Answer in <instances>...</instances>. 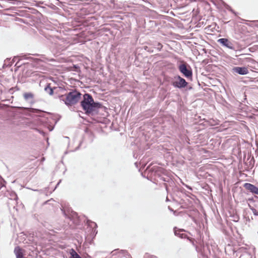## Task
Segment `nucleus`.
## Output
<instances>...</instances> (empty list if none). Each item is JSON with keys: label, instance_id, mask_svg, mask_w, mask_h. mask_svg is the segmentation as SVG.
Instances as JSON below:
<instances>
[{"label": "nucleus", "instance_id": "26", "mask_svg": "<svg viewBox=\"0 0 258 258\" xmlns=\"http://www.w3.org/2000/svg\"><path fill=\"white\" fill-rule=\"evenodd\" d=\"M82 142H81L79 144V145L75 149V151H76L77 150L79 149L80 146L81 145Z\"/></svg>", "mask_w": 258, "mask_h": 258}, {"label": "nucleus", "instance_id": "21", "mask_svg": "<svg viewBox=\"0 0 258 258\" xmlns=\"http://www.w3.org/2000/svg\"><path fill=\"white\" fill-rule=\"evenodd\" d=\"M30 109V112H33V113H38V112H41V110L37 109H34V108H31Z\"/></svg>", "mask_w": 258, "mask_h": 258}, {"label": "nucleus", "instance_id": "31", "mask_svg": "<svg viewBox=\"0 0 258 258\" xmlns=\"http://www.w3.org/2000/svg\"><path fill=\"white\" fill-rule=\"evenodd\" d=\"M244 54H241L240 55V56H242V55H244Z\"/></svg>", "mask_w": 258, "mask_h": 258}, {"label": "nucleus", "instance_id": "8", "mask_svg": "<svg viewBox=\"0 0 258 258\" xmlns=\"http://www.w3.org/2000/svg\"><path fill=\"white\" fill-rule=\"evenodd\" d=\"M217 41L218 42L220 43L222 46H224L232 50L235 49L233 43L227 38H220Z\"/></svg>", "mask_w": 258, "mask_h": 258}, {"label": "nucleus", "instance_id": "30", "mask_svg": "<svg viewBox=\"0 0 258 258\" xmlns=\"http://www.w3.org/2000/svg\"><path fill=\"white\" fill-rule=\"evenodd\" d=\"M187 188H188L189 189H191V187H190L189 186H186Z\"/></svg>", "mask_w": 258, "mask_h": 258}, {"label": "nucleus", "instance_id": "27", "mask_svg": "<svg viewBox=\"0 0 258 258\" xmlns=\"http://www.w3.org/2000/svg\"><path fill=\"white\" fill-rule=\"evenodd\" d=\"M164 186H165V188H166V190H168V186H167V184H166V183H164Z\"/></svg>", "mask_w": 258, "mask_h": 258}, {"label": "nucleus", "instance_id": "15", "mask_svg": "<svg viewBox=\"0 0 258 258\" xmlns=\"http://www.w3.org/2000/svg\"><path fill=\"white\" fill-rule=\"evenodd\" d=\"M248 161V159H247L245 162V165L247 166L246 168L248 169H250L252 168L253 167V165L254 164V161L253 160V158L251 159L249 161Z\"/></svg>", "mask_w": 258, "mask_h": 258}, {"label": "nucleus", "instance_id": "6", "mask_svg": "<svg viewBox=\"0 0 258 258\" xmlns=\"http://www.w3.org/2000/svg\"><path fill=\"white\" fill-rule=\"evenodd\" d=\"M160 170L161 168L158 166L148 167L146 169L145 173H147L148 177H159L161 172Z\"/></svg>", "mask_w": 258, "mask_h": 258}, {"label": "nucleus", "instance_id": "25", "mask_svg": "<svg viewBox=\"0 0 258 258\" xmlns=\"http://www.w3.org/2000/svg\"><path fill=\"white\" fill-rule=\"evenodd\" d=\"M22 57L24 58V59H30L32 58L30 56H28L27 55H25L22 56Z\"/></svg>", "mask_w": 258, "mask_h": 258}, {"label": "nucleus", "instance_id": "29", "mask_svg": "<svg viewBox=\"0 0 258 258\" xmlns=\"http://www.w3.org/2000/svg\"><path fill=\"white\" fill-rule=\"evenodd\" d=\"M60 181H61V180H59V181L57 183V185H58L59 184V183L60 182Z\"/></svg>", "mask_w": 258, "mask_h": 258}, {"label": "nucleus", "instance_id": "1", "mask_svg": "<svg viewBox=\"0 0 258 258\" xmlns=\"http://www.w3.org/2000/svg\"><path fill=\"white\" fill-rule=\"evenodd\" d=\"M81 105L87 114L97 111L101 107V104L94 102V99L90 94L86 93L83 96V99L81 102Z\"/></svg>", "mask_w": 258, "mask_h": 258}, {"label": "nucleus", "instance_id": "9", "mask_svg": "<svg viewBox=\"0 0 258 258\" xmlns=\"http://www.w3.org/2000/svg\"><path fill=\"white\" fill-rule=\"evenodd\" d=\"M232 72L240 75H245L248 74V69L245 67H235L232 69Z\"/></svg>", "mask_w": 258, "mask_h": 258}, {"label": "nucleus", "instance_id": "19", "mask_svg": "<svg viewBox=\"0 0 258 258\" xmlns=\"http://www.w3.org/2000/svg\"><path fill=\"white\" fill-rule=\"evenodd\" d=\"M249 206L250 209L251 210L253 215L255 216H258V212L257 211V210L253 207L250 206V205H249Z\"/></svg>", "mask_w": 258, "mask_h": 258}, {"label": "nucleus", "instance_id": "17", "mask_svg": "<svg viewBox=\"0 0 258 258\" xmlns=\"http://www.w3.org/2000/svg\"><path fill=\"white\" fill-rule=\"evenodd\" d=\"M0 7L1 8L5 9L4 10L5 11H7V12H9V11L13 12V11H15L16 10V8L15 7H10L9 8H6L5 6L4 5H2L1 4H0Z\"/></svg>", "mask_w": 258, "mask_h": 258}, {"label": "nucleus", "instance_id": "3", "mask_svg": "<svg viewBox=\"0 0 258 258\" xmlns=\"http://www.w3.org/2000/svg\"><path fill=\"white\" fill-rule=\"evenodd\" d=\"M61 211L65 217L72 221L75 225H78L80 224L81 222L80 218L76 212L73 210L70 211V210L67 212H66V210H63L62 209H61Z\"/></svg>", "mask_w": 258, "mask_h": 258}, {"label": "nucleus", "instance_id": "23", "mask_svg": "<svg viewBox=\"0 0 258 258\" xmlns=\"http://www.w3.org/2000/svg\"><path fill=\"white\" fill-rule=\"evenodd\" d=\"M161 179L165 182H168L169 180V178H168V177L165 178L164 177H161Z\"/></svg>", "mask_w": 258, "mask_h": 258}, {"label": "nucleus", "instance_id": "5", "mask_svg": "<svg viewBox=\"0 0 258 258\" xmlns=\"http://www.w3.org/2000/svg\"><path fill=\"white\" fill-rule=\"evenodd\" d=\"M51 48L54 53L58 55L62 51L66 50L67 46L65 45L63 41L59 39L54 42L51 46Z\"/></svg>", "mask_w": 258, "mask_h": 258}, {"label": "nucleus", "instance_id": "2", "mask_svg": "<svg viewBox=\"0 0 258 258\" xmlns=\"http://www.w3.org/2000/svg\"><path fill=\"white\" fill-rule=\"evenodd\" d=\"M81 93L77 90L70 91L66 95L59 96L60 100L63 101L67 106H72L79 102L81 97Z\"/></svg>", "mask_w": 258, "mask_h": 258}, {"label": "nucleus", "instance_id": "34", "mask_svg": "<svg viewBox=\"0 0 258 258\" xmlns=\"http://www.w3.org/2000/svg\"><path fill=\"white\" fill-rule=\"evenodd\" d=\"M154 257H155V256H152L151 257V258H154Z\"/></svg>", "mask_w": 258, "mask_h": 258}, {"label": "nucleus", "instance_id": "24", "mask_svg": "<svg viewBox=\"0 0 258 258\" xmlns=\"http://www.w3.org/2000/svg\"><path fill=\"white\" fill-rule=\"evenodd\" d=\"M73 67L75 69V71L76 72L78 71L79 67L77 65H74Z\"/></svg>", "mask_w": 258, "mask_h": 258}, {"label": "nucleus", "instance_id": "20", "mask_svg": "<svg viewBox=\"0 0 258 258\" xmlns=\"http://www.w3.org/2000/svg\"><path fill=\"white\" fill-rule=\"evenodd\" d=\"M225 8L226 9H227L228 11L231 12L232 13L234 14L235 15H236V13L233 10L232 8L228 5H226L225 6Z\"/></svg>", "mask_w": 258, "mask_h": 258}, {"label": "nucleus", "instance_id": "28", "mask_svg": "<svg viewBox=\"0 0 258 258\" xmlns=\"http://www.w3.org/2000/svg\"><path fill=\"white\" fill-rule=\"evenodd\" d=\"M247 59H249L250 61H254V60L253 59L251 58H248Z\"/></svg>", "mask_w": 258, "mask_h": 258}, {"label": "nucleus", "instance_id": "32", "mask_svg": "<svg viewBox=\"0 0 258 258\" xmlns=\"http://www.w3.org/2000/svg\"><path fill=\"white\" fill-rule=\"evenodd\" d=\"M168 200H168V198L167 197V198H166V201H168Z\"/></svg>", "mask_w": 258, "mask_h": 258}, {"label": "nucleus", "instance_id": "33", "mask_svg": "<svg viewBox=\"0 0 258 258\" xmlns=\"http://www.w3.org/2000/svg\"><path fill=\"white\" fill-rule=\"evenodd\" d=\"M94 230V232H95V230H96V229H94V230Z\"/></svg>", "mask_w": 258, "mask_h": 258}, {"label": "nucleus", "instance_id": "11", "mask_svg": "<svg viewBox=\"0 0 258 258\" xmlns=\"http://www.w3.org/2000/svg\"><path fill=\"white\" fill-rule=\"evenodd\" d=\"M173 231L175 235L180 237V238L185 239L188 238V236L186 234L182 233L185 231L183 229H178L177 227H175L173 229Z\"/></svg>", "mask_w": 258, "mask_h": 258}, {"label": "nucleus", "instance_id": "13", "mask_svg": "<svg viewBox=\"0 0 258 258\" xmlns=\"http://www.w3.org/2000/svg\"><path fill=\"white\" fill-rule=\"evenodd\" d=\"M14 253L17 258H24L22 249L19 246H16L14 249Z\"/></svg>", "mask_w": 258, "mask_h": 258}, {"label": "nucleus", "instance_id": "18", "mask_svg": "<svg viewBox=\"0 0 258 258\" xmlns=\"http://www.w3.org/2000/svg\"><path fill=\"white\" fill-rule=\"evenodd\" d=\"M87 223L89 226L93 227L94 226L93 228H96L97 227V224L96 223L92 222L89 220H87Z\"/></svg>", "mask_w": 258, "mask_h": 258}, {"label": "nucleus", "instance_id": "7", "mask_svg": "<svg viewBox=\"0 0 258 258\" xmlns=\"http://www.w3.org/2000/svg\"><path fill=\"white\" fill-rule=\"evenodd\" d=\"M175 79H177L178 80V81H175L172 83V86L175 88L179 89L183 88L186 87L188 84L185 80L180 76L175 77Z\"/></svg>", "mask_w": 258, "mask_h": 258}, {"label": "nucleus", "instance_id": "4", "mask_svg": "<svg viewBox=\"0 0 258 258\" xmlns=\"http://www.w3.org/2000/svg\"><path fill=\"white\" fill-rule=\"evenodd\" d=\"M178 70L187 79L191 80L192 76V72L190 67L185 63L179 65Z\"/></svg>", "mask_w": 258, "mask_h": 258}, {"label": "nucleus", "instance_id": "22", "mask_svg": "<svg viewBox=\"0 0 258 258\" xmlns=\"http://www.w3.org/2000/svg\"><path fill=\"white\" fill-rule=\"evenodd\" d=\"M162 45L161 44V43H157V46H156V48H157V49H158L159 50H160L162 48Z\"/></svg>", "mask_w": 258, "mask_h": 258}, {"label": "nucleus", "instance_id": "14", "mask_svg": "<svg viewBox=\"0 0 258 258\" xmlns=\"http://www.w3.org/2000/svg\"><path fill=\"white\" fill-rule=\"evenodd\" d=\"M54 89H55V88H54ZM44 91L49 95H52L53 94V88L50 86V84L49 83L46 84L44 88Z\"/></svg>", "mask_w": 258, "mask_h": 258}, {"label": "nucleus", "instance_id": "10", "mask_svg": "<svg viewBox=\"0 0 258 258\" xmlns=\"http://www.w3.org/2000/svg\"><path fill=\"white\" fill-rule=\"evenodd\" d=\"M244 187L252 194L258 195V187L254 185L249 183H245L244 184Z\"/></svg>", "mask_w": 258, "mask_h": 258}, {"label": "nucleus", "instance_id": "12", "mask_svg": "<svg viewBox=\"0 0 258 258\" xmlns=\"http://www.w3.org/2000/svg\"><path fill=\"white\" fill-rule=\"evenodd\" d=\"M23 97L24 99L30 103H34V94L31 92H26L24 93Z\"/></svg>", "mask_w": 258, "mask_h": 258}, {"label": "nucleus", "instance_id": "16", "mask_svg": "<svg viewBox=\"0 0 258 258\" xmlns=\"http://www.w3.org/2000/svg\"><path fill=\"white\" fill-rule=\"evenodd\" d=\"M119 251V252H120L121 253H122V254H123L124 256H126V255H128V256H130V254L128 253V252L125 250H119V249H115L114 250H113V251H112V255H114L116 253V252L117 251Z\"/></svg>", "mask_w": 258, "mask_h": 258}]
</instances>
